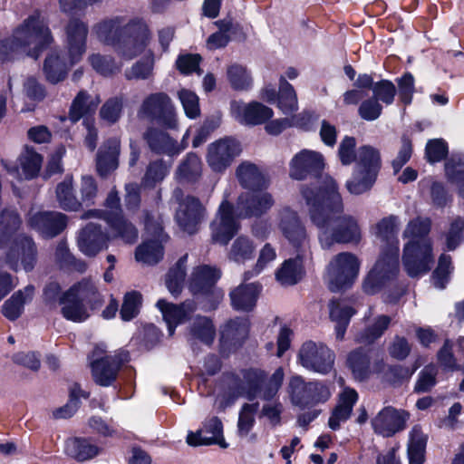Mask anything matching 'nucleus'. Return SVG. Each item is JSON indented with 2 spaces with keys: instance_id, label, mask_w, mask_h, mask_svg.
I'll return each mask as SVG.
<instances>
[{
  "instance_id": "obj_55",
  "label": "nucleus",
  "mask_w": 464,
  "mask_h": 464,
  "mask_svg": "<svg viewBox=\"0 0 464 464\" xmlns=\"http://www.w3.org/2000/svg\"><path fill=\"white\" fill-rule=\"evenodd\" d=\"M202 163L199 157L194 153L188 154L179 165L177 175L180 179L194 180L201 174Z\"/></svg>"
},
{
  "instance_id": "obj_35",
  "label": "nucleus",
  "mask_w": 464,
  "mask_h": 464,
  "mask_svg": "<svg viewBox=\"0 0 464 464\" xmlns=\"http://www.w3.org/2000/svg\"><path fill=\"white\" fill-rule=\"evenodd\" d=\"M34 294V287L33 285H27L13 294L3 304V314L11 321L16 320L22 314L24 305L33 299Z\"/></svg>"
},
{
  "instance_id": "obj_2",
  "label": "nucleus",
  "mask_w": 464,
  "mask_h": 464,
  "mask_svg": "<svg viewBox=\"0 0 464 464\" xmlns=\"http://www.w3.org/2000/svg\"><path fill=\"white\" fill-rule=\"evenodd\" d=\"M324 183L327 189L324 193L315 194L314 188L302 190L311 221L319 229L322 247L328 249L335 243H358L362 232L357 220L351 216L338 217L343 206L335 180L326 177Z\"/></svg>"
},
{
  "instance_id": "obj_17",
  "label": "nucleus",
  "mask_w": 464,
  "mask_h": 464,
  "mask_svg": "<svg viewBox=\"0 0 464 464\" xmlns=\"http://www.w3.org/2000/svg\"><path fill=\"white\" fill-rule=\"evenodd\" d=\"M240 225L234 216L232 205L224 200L211 223V237L216 243L227 245L239 230Z\"/></svg>"
},
{
  "instance_id": "obj_53",
  "label": "nucleus",
  "mask_w": 464,
  "mask_h": 464,
  "mask_svg": "<svg viewBox=\"0 0 464 464\" xmlns=\"http://www.w3.org/2000/svg\"><path fill=\"white\" fill-rule=\"evenodd\" d=\"M391 318L388 315H380L359 336L358 341L362 343H371L380 338L388 329Z\"/></svg>"
},
{
  "instance_id": "obj_44",
  "label": "nucleus",
  "mask_w": 464,
  "mask_h": 464,
  "mask_svg": "<svg viewBox=\"0 0 464 464\" xmlns=\"http://www.w3.org/2000/svg\"><path fill=\"white\" fill-rule=\"evenodd\" d=\"M99 103L98 97L92 98L86 92H80L72 104L70 119L72 121H79L82 116L93 112Z\"/></svg>"
},
{
  "instance_id": "obj_52",
  "label": "nucleus",
  "mask_w": 464,
  "mask_h": 464,
  "mask_svg": "<svg viewBox=\"0 0 464 464\" xmlns=\"http://www.w3.org/2000/svg\"><path fill=\"white\" fill-rule=\"evenodd\" d=\"M347 363L355 378L362 380L371 372L369 357L362 350L352 352L347 359Z\"/></svg>"
},
{
  "instance_id": "obj_58",
  "label": "nucleus",
  "mask_w": 464,
  "mask_h": 464,
  "mask_svg": "<svg viewBox=\"0 0 464 464\" xmlns=\"http://www.w3.org/2000/svg\"><path fill=\"white\" fill-rule=\"evenodd\" d=\"M258 407L259 404L257 402L252 404L246 403L243 405L239 412L237 422V430L241 437L246 436L252 430L255 424V416L257 412Z\"/></svg>"
},
{
  "instance_id": "obj_18",
  "label": "nucleus",
  "mask_w": 464,
  "mask_h": 464,
  "mask_svg": "<svg viewBox=\"0 0 464 464\" xmlns=\"http://www.w3.org/2000/svg\"><path fill=\"white\" fill-rule=\"evenodd\" d=\"M88 25L78 18H72L65 26L67 56L71 65L77 63L86 51Z\"/></svg>"
},
{
  "instance_id": "obj_21",
  "label": "nucleus",
  "mask_w": 464,
  "mask_h": 464,
  "mask_svg": "<svg viewBox=\"0 0 464 464\" xmlns=\"http://www.w3.org/2000/svg\"><path fill=\"white\" fill-rule=\"evenodd\" d=\"M66 224V216L60 212H31L28 218V225L45 238L60 234Z\"/></svg>"
},
{
  "instance_id": "obj_59",
  "label": "nucleus",
  "mask_w": 464,
  "mask_h": 464,
  "mask_svg": "<svg viewBox=\"0 0 464 464\" xmlns=\"http://www.w3.org/2000/svg\"><path fill=\"white\" fill-rule=\"evenodd\" d=\"M453 270L451 266V257L449 255L442 254L439 259V265L433 272L432 280L435 287L443 289L450 280V276Z\"/></svg>"
},
{
  "instance_id": "obj_46",
  "label": "nucleus",
  "mask_w": 464,
  "mask_h": 464,
  "mask_svg": "<svg viewBox=\"0 0 464 464\" xmlns=\"http://www.w3.org/2000/svg\"><path fill=\"white\" fill-rule=\"evenodd\" d=\"M215 338V329L211 321L207 317H197L194 321L189 333V340H197L203 343L210 344Z\"/></svg>"
},
{
  "instance_id": "obj_57",
  "label": "nucleus",
  "mask_w": 464,
  "mask_h": 464,
  "mask_svg": "<svg viewBox=\"0 0 464 464\" xmlns=\"http://www.w3.org/2000/svg\"><path fill=\"white\" fill-rule=\"evenodd\" d=\"M215 24L218 27L219 31L212 34L208 38L207 47L209 50L225 47L230 40L228 33L232 28V23L228 20H219L215 22Z\"/></svg>"
},
{
  "instance_id": "obj_64",
  "label": "nucleus",
  "mask_w": 464,
  "mask_h": 464,
  "mask_svg": "<svg viewBox=\"0 0 464 464\" xmlns=\"http://www.w3.org/2000/svg\"><path fill=\"white\" fill-rule=\"evenodd\" d=\"M373 97L385 104H392L396 94L395 85L388 81L382 80L374 83L372 87Z\"/></svg>"
},
{
  "instance_id": "obj_50",
  "label": "nucleus",
  "mask_w": 464,
  "mask_h": 464,
  "mask_svg": "<svg viewBox=\"0 0 464 464\" xmlns=\"http://www.w3.org/2000/svg\"><path fill=\"white\" fill-rule=\"evenodd\" d=\"M43 159L40 154L32 148L25 147L19 157L20 166L25 179L35 177L41 169Z\"/></svg>"
},
{
  "instance_id": "obj_13",
  "label": "nucleus",
  "mask_w": 464,
  "mask_h": 464,
  "mask_svg": "<svg viewBox=\"0 0 464 464\" xmlns=\"http://www.w3.org/2000/svg\"><path fill=\"white\" fill-rule=\"evenodd\" d=\"M334 351L321 342L306 341L297 354V361L304 368L320 374L329 373L334 368Z\"/></svg>"
},
{
  "instance_id": "obj_5",
  "label": "nucleus",
  "mask_w": 464,
  "mask_h": 464,
  "mask_svg": "<svg viewBox=\"0 0 464 464\" xmlns=\"http://www.w3.org/2000/svg\"><path fill=\"white\" fill-rule=\"evenodd\" d=\"M284 371L277 368L269 379L260 369H249L243 372V381L233 387L232 398L226 400L224 395H219L215 401V407L218 411H224L231 405L237 397H246L248 400L261 398L268 401L273 399L279 391L283 380Z\"/></svg>"
},
{
  "instance_id": "obj_40",
  "label": "nucleus",
  "mask_w": 464,
  "mask_h": 464,
  "mask_svg": "<svg viewBox=\"0 0 464 464\" xmlns=\"http://www.w3.org/2000/svg\"><path fill=\"white\" fill-rule=\"evenodd\" d=\"M304 257L298 253L296 258L285 260L276 273L277 281L284 285L296 284L304 275L301 258Z\"/></svg>"
},
{
  "instance_id": "obj_45",
  "label": "nucleus",
  "mask_w": 464,
  "mask_h": 464,
  "mask_svg": "<svg viewBox=\"0 0 464 464\" xmlns=\"http://www.w3.org/2000/svg\"><path fill=\"white\" fill-rule=\"evenodd\" d=\"M66 452L78 460H86L95 457L99 449L84 439H71L66 441Z\"/></svg>"
},
{
  "instance_id": "obj_10",
  "label": "nucleus",
  "mask_w": 464,
  "mask_h": 464,
  "mask_svg": "<svg viewBox=\"0 0 464 464\" xmlns=\"http://www.w3.org/2000/svg\"><path fill=\"white\" fill-rule=\"evenodd\" d=\"M360 265L358 257L353 253L335 255L326 268L325 278L329 289L337 292L351 286L359 275Z\"/></svg>"
},
{
  "instance_id": "obj_3",
  "label": "nucleus",
  "mask_w": 464,
  "mask_h": 464,
  "mask_svg": "<svg viewBox=\"0 0 464 464\" xmlns=\"http://www.w3.org/2000/svg\"><path fill=\"white\" fill-rule=\"evenodd\" d=\"M375 235L385 242L388 254H382L368 273L362 289L368 295L379 292L382 286L396 277L399 272V241L396 237L398 224L395 217L382 218L375 226Z\"/></svg>"
},
{
  "instance_id": "obj_49",
  "label": "nucleus",
  "mask_w": 464,
  "mask_h": 464,
  "mask_svg": "<svg viewBox=\"0 0 464 464\" xmlns=\"http://www.w3.org/2000/svg\"><path fill=\"white\" fill-rule=\"evenodd\" d=\"M56 198L60 207L67 211H76L80 208L81 203L72 193V180L66 179L56 188Z\"/></svg>"
},
{
  "instance_id": "obj_14",
  "label": "nucleus",
  "mask_w": 464,
  "mask_h": 464,
  "mask_svg": "<svg viewBox=\"0 0 464 464\" xmlns=\"http://www.w3.org/2000/svg\"><path fill=\"white\" fill-rule=\"evenodd\" d=\"M279 228L284 237L302 256H310V245L305 227L301 223L298 214L285 208L279 212Z\"/></svg>"
},
{
  "instance_id": "obj_51",
  "label": "nucleus",
  "mask_w": 464,
  "mask_h": 464,
  "mask_svg": "<svg viewBox=\"0 0 464 464\" xmlns=\"http://www.w3.org/2000/svg\"><path fill=\"white\" fill-rule=\"evenodd\" d=\"M88 61L93 70L104 76L114 74L120 72L121 68V64L110 55L92 53L88 57Z\"/></svg>"
},
{
  "instance_id": "obj_7",
  "label": "nucleus",
  "mask_w": 464,
  "mask_h": 464,
  "mask_svg": "<svg viewBox=\"0 0 464 464\" xmlns=\"http://www.w3.org/2000/svg\"><path fill=\"white\" fill-rule=\"evenodd\" d=\"M380 168L379 151L369 145L360 147L353 174L346 182L348 191L351 194L360 195L369 190L375 182Z\"/></svg>"
},
{
  "instance_id": "obj_30",
  "label": "nucleus",
  "mask_w": 464,
  "mask_h": 464,
  "mask_svg": "<svg viewBox=\"0 0 464 464\" xmlns=\"http://www.w3.org/2000/svg\"><path fill=\"white\" fill-rule=\"evenodd\" d=\"M67 295L74 296L82 303H86L92 310L98 309L103 303V297L95 284L89 278H83L72 285L67 291Z\"/></svg>"
},
{
  "instance_id": "obj_36",
  "label": "nucleus",
  "mask_w": 464,
  "mask_h": 464,
  "mask_svg": "<svg viewBox=\"0 0 464 464\" xmlns=\"http://www.w3.org/2000/svg\"><path fill=\"white\" fill-rule=\"evenodd\" d=\"M104 219L107 221L113 237H119L126 244L136 242L138 230L121 216V213L108 215Z\"/></svg>"
},
{
  "instance_id": "obj_31",
  "label": "nucleus",
  "mask_w": 464,
  "mask_h": 464,
  "mask_svg": "<svg viewBox=\"0 0 464 464\" xmlns=\"http://www.w3.org/2000/svg\"><path fill=\"white\" fill-rule=\"evenodd\" d=\"M330 318L336 324L335 334L338 340H343L346 328L352 316L355 314V309L349 300L332 301L329 304Z\"/></svg>"
},
{
  "instance_id": "obj_34",
  "label": "nucleus",
  "mask_w": 464,
  "mask_h": 464,
  "mask_svg": "<svg viewBox=\"0 0 464 464\" xmlns=\"http://www.w3.org/2000/svg\"><path fill=\"white\" fill-rule=\"evenodd\" d=\"M143 138L150 149L155 153L174 155L179 152L176 141L168 133L156 128H148L143 134Z\"/></svg>"
},
{
  "instance_id": "obj_29",
  "label": "nucleus",
  "mask_w": 464,
  "mask_h": 464,
  "mask_svg": "<svg viewBox=\"0 0 464 464\" xmlns=\"http://www.w3.org/2000/svg\"><path fill=\"white\" fill-rule=\"evenodd\" d=\"M220 277V271L209 266H199L192 272L188 288L193 295L206 294Z\"/></svg>"
},
{
  "instance_id": "obj_22",
  "label": "nucleus",
  "mask_w": 464,
  "mask_h": 464,
  "mask_svg": "<svg viewBox=\"0 0 464 464\" xmlns=\"http://www.w3.org/2000/svg\"><path fill=\"white\" fill-rule=\"evenodd\" d=\"M231 114L242 124L258 125L272 118L274 112L271 108L257 102L244 103L234 101L231 102Z\"/></svg>"
},
{
  "instance_id": "obj_1",
  "label": "nucleus",
  "mask_w": 464,
  "mask_h": 464,
  "mask_svg": "<svg viewBox=\"0 0 464 464\" xmlns=\"http://www.w3.org/2000/svg\"><path fill=\"white\" fill-rule=\"evenodd\" d=\"M93 34L103 44L112 46L123 60H132L148 50L142 59L125 71L124 75L130 81L153 78L155 54L148 49L152 34L143 19L134 17L126 20L123 16L104 19L93 26Z\"/></svg>"
},
{
  "instance_id": "obj_63",
  "label": "nucleus",
  "mask_w": 464,
  "mask_h": 464,
  "mask_svg": "<svg viewBox=\"0 0 464 464\" xmlns=\"http://www.w3.org/2000/svg\"><path fill=\"white\" fill-rule=\"evenodd\" d=\"M141 304V295L138 292L127 293L123 299V304L121 309V317L124 321L133 319L140 311Z\"/></svg>"
},
{
  "instance_id": "obj_24",
  "label": "nucleus",
  "mask_w": 464,
  "mask_h": 464,
  "mask_svg": "<svg viewBox=\"0 0 464 464\" xmlns=\"http://www.w3.org/2000/svg\"><path fill=\"white\" fill-rule=\"evenodd\" d=\"M274 205V198L266 191L243 194L237 201L238 218L260 217Z\"/></svg>"
},
{
  "instance_id": "obj_28",
  "label": "nucleus",
  "mask_w": 464,
  "mask_h": 464,
  "mask_svg": "<svg viewBox=\"0 0 464 464\" xmlns=\"http://www.w3.org/2000/svg\"><path fill=\"white\" fill-rule=\"evenodd\" d=\"M358 401V393L352 388H344L338 395V402L332 411L328 420L330 429L336 430L341 423L346 421L353 411L354 404Z\"/></svg>"
},
{
  "instance_id": "obj_33",
  "label": "nucleus",
  "mask_w": 464,
  "mask_h": 464,
  "mask_svg": "<svg viewBox=\"0 0 464 464\" xmlns=\"http://www.w3.org/2000/svg\"><path fill=\"white\" fill-rule=\"evenodd\" d=\"M71 65V59L58 53H50L44 63V72L46 80L51 83H58L63 81L68 73Z\"/></svg>"
},
{
  "instance_id": "obj_8",
  "label": "nucleus",
  "mask_w": 464,
  "mask_h": 464,
  "mask_svg": "<svg viewBox=\"0 0 464 464\" xmlns=\"http://www.w3.org/2000/svg\"><path fill=\"white\" fill-rule=\"evenodd\" d=\"M289 166V175L294 179L303 180L308 177L317 178L315 183L303 186L301 191L303 188H314L315 194H320V191L324 193L327 189L324 179L328 176H319L324 168V159L322 153L306 149L302 150L293 157Z\"/></svg>"
},
{
  "instance_id": "obj_61",
  "label": "nucleus",
  "mask_w": 464,
  "mask_h": 464,
  "mask_svg": "<svg viewBox=\"0 0 464 464\" xmlns=\"http://www.w3.org/2000/svg\"><path fill=\"white\" fill-rule=\"evenodd\" d=\"M178 97L188 118L195 119L200 115L199 99L194 92L188 89H181L178 92Z\"/></svg>"
},
{
  "instance_id": "obj_42",
  "label": "nucleus",
  "mask_w": 464,
  "mask_h": 464,
  "mask_svg": "<svg viewBox=\"0 0 464 464\" xmlns=\"http://www.w3.org/2000/svg\"><path fill=\"white\" fill-rule=\"evenodd\" d=\"M277 106L285 115L291 114L298 110L295 91L284 77H281L279 80Z\"/></svg>"
},
{
  "instance_id": "obj_41",
  "label": "nucleus",
  "mask_w": 464,
  "mask_h": 464,
  "mask_svg": "<svg viewBox=\"0 0 464 464\" xmlns=\"http://www.w3.org/2000/svg\"><path fill=\"white\" fill-rule=\"evenodd\" d=\"M60 304L62 305L61 313L67 320L79 323L89 317L83 303L74 296L67 295L66 291L60 297Z\"/></svg>"
},
{
  "instance_id": "obj_38",
  "label": "nucleus",
  "mask_w": 464,
  "mask_h": 464,
  "mask_svg": "<svg viewBox=\"0 0 464 464\" xmlns=\"http://www.w3.org/2000/svg\"><path fill=\"white\" fill-rule=\"evenodd\" d=\"M256 248V246L250 237L239 236L232 242L227 252V258L237 264H245L253 259Z\"/></svg>"
},
{
  "instance_id": "obj_11",
  "label": "nucleus",
  "mask_w": 464,
  "mask_h": 464,
  "mask_svg": "<svg viewBox=\"0 0 464 464\" xmlns=\"http://www.w3.org/2000/svg\"><path fill=\"white\" fill-rule=\"evenodd\" d=\"M288 389L292 403L301 409L324 403L332 396L328 384L317 381L305 382L301 376L292 377Z\"/></svg>"
},
{
  "instance_id": "obj_60",
  "label": "nucleus",
  "mask_w": 464,
  "mask_h": 464,
  "mask_svg": "<svg viewBox=\"0 0 464 464\" xmlns=\"http://www.w3.org/2000/svg\"><path fill=\"white\" fill-rule=\"evenodd\" d=\"M25 55V51L12 34L11 37L0 41V61L10 62Z\"/></svg>"
},
{
  "instance_id": "obj_23",
  "label": "nucleus",
  "mask_w": 464,
  "mask_h": 464,
  "mask_svg": "<svg viewBox=\"0 0 464 464\" xmlns=\"http://www.w3.org/2000/svg\"><path fill=\"white\" fill-rule=\"evenodd\" d=\"M187 442L191 446L218 444L223 449L227 447L223 437V424L216 416L206 419L197 432H189Z\"/></svg>"
},
{
  "instance_id": "obj_9",
  "label": "nucleus",
  "mask_w": 464,
  "mask_h": 464,
  "mask_svg": "<svg viewBox=\"0 0 464 464\" xmlns=\"http://www.w3.org/2000/svg\"><path fill=\"white\" fill-rule=\"evenodd\" d=\"M137 116L140 120L159 124L166 129L178 128L175 106L165 92H154L146 96L138 109Z\"/></svg>"
},
{
  "instance_id": "obj_39",
  "label": "nucleus",
  "mask_w": 464,
  "mask_h": 464,
  "mask_svg": "<svg viewBox=\"0 0 464 464\" xmlns=\"http://www.w3.org/2000/svg\"><path fill=\"white\" fill-rule=\"evenodd\" d=\"M237 176L240 184L249 189H259L266 186V180L256 165L243 162L237 169Z\"/></svg>"
},
{
  "instance_id": "obj_56",
  "label": "nucleus",
  "mask_w": 464,
  "mask_h": 464,
  "mask_svg": "<svg viewBox=\"0 0 464 464\" xmlns=\"http://www.w3.org/2000/svg\"><path fill=\"white\" fill-rule=\"evenodd\" d=\"M170 165L162 160H156L147 168L146 173L142 179V183L146 187H154L157 183L161 182L168 175Z\"/></svg>"
},
{
  "instance_id": "obj_27",
  "label": "nucleus",
  "mask_w": 464,
  "mask_h": 464,
  "mask_svg": "<svg viewBox=\"0 0 464 464\" xmlns=\"http://www.w3.org/2000/svg\"><path fill=\"white\" fill-rule=\"evenodd\" d=\"M109 237L102 233L101 227L94 223H89L80 233L78 246L86 256H94L104 246Z\"/></svg>"
},
{
  "instance_id": "obj_19",
  "label": "nucleus",
  "mask_w": 464,
  "mask_h": 464,
  "mask_svg": "<svg viewBox=\"0 0 464 464\" xmlns=\"http://www.w3.org/2000/svg\"><path fill=\"white\" fill-rule=\"evenodd\" d=\"M408 420L407 411L388 406L372 420V426L376 433L383 437H392L405 429Z\"/></svg>"
},
{
  "instance_id": "obj_32",
  "label": "nucleus",
  "mask_w": 464,
  "mask_h": 464,
  "mask_svg": "<svg viewBox=\"0 0 464 464\" xmlns=\"http://www.w3.org/2000/svg\"><path fill=\"white\" fill-rule=\"evenodd\" d=\"M261 285L257 283L241 285L230 293L231 304L236 310L250 311L256 303Z\"/></svg>"
},
{
  "instance_id": "obj_48",
  "label": "nucleus",
  "mask_w": 464,
  "mask_h": 464,
  "mask_svg": "<svg viewBox=\"0 0 464 464\" xmlns=\"http://www.w3.org/2000/svg\"><path fill=\"white\" fill-rule=\"evenodd\" d=\"M249 324L246 319H236L228 322L221 332V340L234 344L240 343L248 334Z\"/></svg>"
},
{
  "instance_id": "obj_54",
  "label": "nucleus",
  "mask_w": 464,
  "mask_h": 464,
  "mask_svg": "<svg viewBox=\"0 0 464 464\" xmlns=\"http://www.w3.org/2000/svg\"><path fill=\"white\" fill-rule=\"evenodd\" d=\"M276 258V248L269 243L264 245L260 249L256 263L251 270L245 272L244 280H248L253 276L259 275L268 264Z\"/></svg>"
},
{
  "instance_id": "obj_4",
  "label": "nucleus",
  "mask_w": 464,
  "mask_h": 464,
  "mask_svg": "<svg viewBox=\"0 0 464 464\" xmlns=\"http://www.w3.org/2000/svg\"><path fill=\"white\" fill-rule=\"evenodd\" d=\"M430 223L428 219L411 221L405 231L404 237L409 238L403 251V266L411 277H418L428 273L434 259L431 242L427 235Z\"/></svg>"
},
{
  "instance_id": "obj_12",
  "label": "nucleus",
  "mask_w": 464,
  "mask_h": 464,
  "mask_svg": "<svg viewBox=\"0 0 464 464\" xmlns=\"http://www.w3.org/2000/svg\"><path fill=\"white\" fill-rule=\"evenodd\" d=\"M127 351H120L114 357L106 355V347L97 345L92 354V372L95 382L101 386H109L116 379L121 364L128 362Z\"/></svg>"
},
{
  "instance_id": "obj_25",
  "label": "nucleus",
  "mask_w": 464,
  "mask_h": 464,
  "mask_svg": "<svg viewBox=\"0 0 464 464\" xmlns=\"http://www.w3.org/2000/svg\"><path fill=\"white\" fill-rule=\"evenodd\" d=\"M157 307L168 325L169 335L174 334L177 325L188 321L197 309L195 302L191 300H187L181 304H175L160 299L157 302Z\"/></svg>"
},
{
  "instance_id": "obj_37",
  "label": "nucleus",
  "mask_w": 464,
  "mask_h": 464,
  "mask_svg": "<svg viewBox=\"0 0 464 464\" xmlns=\"http://www.w3.org/2000/svg\"><path fill=\"white\" fill-rule=\"evenodd\" d=\"M119 141L110 140L99 150L97 170L101 176H106L118 167Z\"/></svg>"
},
{
  "instance_id": "obj_16",
  "label": "nucleus",
  "mask_w": 464,
  "mask_h": 464,
  "mask_svg": "<svg viewBox=\"0 0 464 464\" xmlns=\"http://www.w3.org/2000/svg\"><path fill=\"white\" fill-rule=\"evenodd\" d=\"M146 231L153 237V239L144 242L139 246L135 252L136 260L147 265L157 264L163 256V243L168 241L169 237L163 233L160 222H151L150 218L145 223Z\"/></svg>"
},
{
  "instance_id": "obj_43",
  "label": "nucleus",
  "mask_w": 464,
  "mask_h": 464,
  "mask_svg": "<svg viewBox=\"0 0 464 464\" xmlns=\"http://www.w3.org/2000/svg\"><path fill=\"white\" fill-rule=\"evenodd\" d=\"M227 78L230 87L235 91H248L253 84L251 73L241 64L229 65L227 69Z\"/></svg>"
},
{
  "instance_id": "obj_62",
  "label": "nucleus",
  "mask_w": 464,
  "mask_h": 464,
  "mask_svg": "<svg viewBox=\"0 0 464 464\" xmlns=\"http://www.w3.org/2000/svg\"><path fill=\"white\" fill-rule=\"evenodd\" d=\"M20 224L19 217L13 210L5 211L0 216V247L5 246L9 240L8 232L16 229Z\"/></svg>"
},
{
  "instance_id": "obj_6",
  "label": "nucleus",
  "mask_w": 464,
  "mask_h": 464,
  "mask_svg": "<svg viewBox=\"0 0 464 464\" xmlns=\"http://www.w3.org/2000/svg\"><path fill=\"white\" fill-rule=\"evenodd\" d=\"M13 35L25 51V55L35 59L53 41L48 23L39 11L25 18L13 31Z\"/></svg>"
},
{
  "instance_id": "obj_47",
  "label": "nucleus",
  "mask_w": 464,
  "mask_h": 464,
  "mask_svg": "<svg viewBox=\"0 0 464 464\" xmlns=\"http://www.w3.org/2000/svg\"><path fill=\"white\" fill-rule=\"evenodd\" d=\"M187 256H182L166 276L165 284L169 293L178 296L182 290L186 276Z\"/></svg>"
},
{
  "instance_id": "obj_15",
  "label": "nucleus",
  "mask_w": 464,
  "mask_h": 464,
  "mask_svg": "<svg viewBox=\"0 0 464 464\" xmlns=\"http://www.w3.org/2000/svg\"><path fill=\"white\" fill-rule=\"evenodd\" d=\"M240 143L231 137L219 139L208 147L206 160L217 173L224 172L240 154Z\"/></svg>"
},
{
  "instance_id": "obj_26",
  "label": "nucleus",
  "mask_w": 464,
  "mask_h": 464,
  "mask_svg": "<svg viewBox=\"0 0 464 464\" xmlns=\"http://www.w3.org/2000/svg\"><path fill=\"white\" fill-rule=\"evenodd\" d=\"M36 246L33 239L25 236H19L6 255V262L12 268L16 269L20 258L24 269L30 271L36 263Z\"/></svg>"
},
{
  "instance_id": "obj_20",
  "label": "nucleus",
  "mask_w": 464,
  "mask_h": 464,
  "mask_svg": "<svg viewBox=\"0 0 464 464\" xmlns=\"http://www.w3.org/2000/svg\"><path fill=\"white\" fill-rule=\"evenodd\" d=\"M204 217L205 208L198 198L191 196L180 200L175 216L179 226L188 234L198 231Z\"/></svg>"
}]
</instances>
